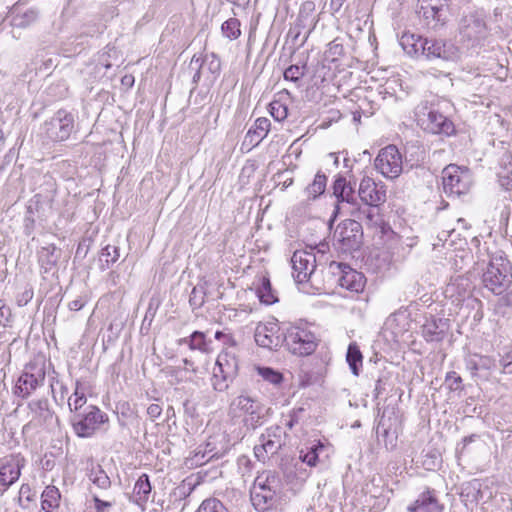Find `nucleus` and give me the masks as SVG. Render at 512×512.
Listing matches in <instances>:
<instances>
[{
	"label": "nucleus",
	"mask_w": 512,
	"mask_h": 512,
	"mask_svg": "<svg viewBox=\"0 0 512 512\" xmlns=\"http://www.w3.org/2000/svg\"><path fill=\"white\" fill-rule=\"evenodd\" d=\"M196 512H228L223 503L216 498L205 499Z\"/></svg>",
	"instance_id": "nucleus-44"
},
{
	"label": "nucleus",
	"mask_w": 512,
	"mask_h": 512,
	"mask_svg": "<svg viewBox=\"0 0 512 512\" xmlns=\"http://www.w3.org/2000/svg\"><path fill=\"white\" fill-rule=\"evenodd\" d=\"M239 372V361L234 352L231 350H223L217 357L216 365L213 369L211 378L212 386L215 391L224 392L237 377Z\"/></svg>",
	"instance_id": "nucleus-6"
},
{
	"label": "nucleus",
	"mask_w": 512,
	"mask_h": 512,
	"mask_svg": "<svg viewBox=\"0 0 512 512\" xmlns=\"http://www.w3.org/2000/svg\"><path fill=\"white\" fill-rule=\"evenodd\" d=\"M407 509L409 512H443L444 504L439 501L435 489L427 488Z\"/></svg>",
	"instance_id": "nucleus-20"
},
{
	"label": "nucleus",
	"mask_w": 512,
	"mask_h": 512,
	"mask_svg": "<svg viewBox=\"0 0 512 512\" xmlns=\"http://www.w3.org/2000/svg\"><path fill=\"white\" fill-rule=\"evenodd\" d=\"M282 346L297 356L311 355L317 348L315 334L305 325H287L282 327Z\"/></svg>",
	"instance_id": "nucleus-4"
},
{
	"label": "nucleus",
	"mask_w": 512,
	"mask_h": 512,
	"mask_svg": "<svg viewBox=\"0 0 512 512\" xmlns=\"http://www.w3.org/2000/svg\"><path fill=\"white\" fill-rule=\"evenodd\" d=\"M374 166L384 177L394 179L402 172V156L395 145L382 148L374 160Z\"/></svg>",
	"instance_id": "nucleus-11"
},
{
	"label": "nucleus",
	"mask_w": 512,
	"mask_h": 512,
	"mask_svg": "<svg viewBox=\"0 0 512 512\" xmlns=\"http://www.w3.org/2000/svg\"><path fill=\"white\" fill-rule=\"evenodd\" d=\"M460 30L468 39H477L484 34L486 25L475 14H468L461 19Z\"/></svg>",
	"instance_id": "nucleus-26"
},
{
	"label": "nucleus",
	"mask_w": 512,
	"mask_h": 512,
	"mask_svg": "<svg viewBox=\"0 0 512 512\" xmlns=\"http://www.w3.org/2000/svg\"><path fill=\"white\" fill-rule=\"evenodd\" d=\"M33 297V292L31 290H25L22 293V298L18 300L19 305H26L28 301H30Z\"/></svg>",
	"instance_id": "nucleus-63"
},
{
	"label": "nucleus",
	"mask_w": 512,
	"mask_h": 512,
	"mask_svg": "<svg viewBox=\"0 0 512 512\" xmlns=\"http://www.w3.org/2000/svg\"><path fill=\"white\" fill-rule=\"evenodd\" d=\"M179 344H186L191 350H198L202 353H208L210 351L205 334L200 331H194L190 336L181 338Z\"/></svg>",
	"instance_id": "nucleus-33"
},
{
	"label": "nucleus",
	"mask_w": 512,
	"mask_h": 512,
	"mask_svg": "<svg viewBox=\"0 0 512 512\" xmlns=\"http://www.w3.org/2000/svg\"><path fill=\"white\" fill-rule=\"evenodd\" d=\"M499 362L503 373L512 374V349L502 355Z\"/></svg>",
	"instance_id": "nucleus-52"
},
{
	"label": "nucleus",
	"mask_w": 512,
	"mask_h": 512,
	"mask_svg": "<svg viewBox=\"0 0 512 512\" xmlns=\"http://www.w3.org/2000/svg\"><path fill=\"white\" fill-rule=\"evenodd\" d=\"M30 492H31L30 486L27 485V484H23L20 487V491H19V495H20L19 496V501L21 502L23 496H26V499L28 501H30L31 500Z\"/></svg>",
	"instance_id": "nucleus-61"
},
{
	"label": "nucleus",
	"mask_w": 512,
	"mask_h": 512,
	"mask_svg": "<svg viewBox=\"0 0 512 512\" xmlns=\"http://www.w3.org/2000/svg\"><path fill=\"white\" fill-rule=\"evenodd\" d=\"M205 303V291L203 287H194L189 296V304L192 309H198Z\"/></svg>",
	"instance_id": "nucleus-48"
},
{
	"label": "nucleus",
	"mask_w": 512,
	"mask_h": 512,
	"mask_svg": "<svg viewBox=\"0 0 512 512\" xmlns=\"http://www.w3.org/2000/svg\"><path fill=\"white\" fill-rule=\"evenodd\" d=\"M415 116L418 125L429 133L450 136L455 131L454 124L450 119L427 104L418 105Z\"/></svg>",
	"instance_id": "nucleus-7"
},
{
	"label": "nucleus",
	"mask_w": 512,
	"mask_h": 512,
	"mask_svg": "<svg viewBox=\"0 0 512 512\" xmlns=\"http://www.w3.org/2000/svg\"><path fill=\"white\" fill-rule=\"evenodd\" d=\"M189 68L195 71L192 82L197 85L202 74H208V78L216 79L221 72V61L214 52L205 55L195 54L190 61Z\"/></svg>",
	"instance_id": "nucleus-14"
},
{
	"label": "nucleus",
	"mask_w": 512,
	"mask_h": 512,
	"mask_svg": "<svg viewBox=\"0 0 512 512\" xmlns=\"http://www.w3.org/2000/svg\"><path fill=\"white\" fill-rule=\"evenodd\" d=\"M293 277L297 283L308 282L316 269V257L313 252L297 250L291 258Z\"/></svg>",
	"instance_id": "nucleus-16"
},
{
	"label": "nucleus",
	"mask_w": 512,
	"mask_h": 512,
	"mask_svg": "<svg viewBox=\"0 0 512 512\" xmlns=\"http://www.w3.org/2000/svg\"><path fill=\"white\" fill-rule=\"evenodd\" d=\"M231 449L230 441L225 434H216L207 440L204 447V454L208 460L223 458Z\"/></svg>",
	"instance_id": "nucleus-24"
},
{
	"label": "nucleus",
	"mask_w": 512,
	"mask_h": 512,
	"mask_svg": "<svg viewBox=\"0 0 512 512\" xmlns=\"http://www.w3.org/2000/svg\"><path fill=\"white\" fill-rule=\"evenodd\" d=\"M334 266L339 270L338 282L342 288L356 293L363 291L366 278L361 272L354 270L345 263L332 262L330 267L333 268Z\"/></svg>",
	"instance_id": "nucleus-18"
},
{
	"label": "nucleus",
	"mask_w": 512,
	"mask_h": 512,
	"mask_svg": "<svg viewBox=\"0 0 512 512\" xmlns=\"http://www.w3.org/2000/svg\"><path fill=\"white\" fill-rule=\"evenodd\" d=\"M418 46L421 47L419 56H424L428 60L456 61L459 58V49L450 41L423 38Z\"/></svg>",
	"instance_id": "nucleus-9"
},
{
	"label": "nucleus",
	"mask_w": 512,
	"mask_h": 512,
	"mask_svg": "<svg viewBox=\"0 0 512 512\" xmlns=\"http://www.w3.org/2000/svg\"><path fill=\"white\" fill-rule=\"evenodd\" d=\"M442 182L444 192L454 196L466 194L473 183L470 171L454 164H450L443 169Z\"/></svg>",
	"instance_id": "nucleus-8"
},
{
	"label": "nucleus",
	"mask_w": 512,
	"mask_h": 512,
	"mask_svg": "<svg viewBox=\"0 0 512 512\" xmlns=\"http://www.w3.org/2000/svg\"><path fill=\"white\" fill-rule=\"evenodd\" d=\"M326 449V446L321 441H317L311 447L307 448L306 451L301 450L299 459L302 463H306L310 467H315Z\"/></svg>",
	"instance_id": "nucleus-31"
},
{
	"label": "nucleus",
	"mask_w": 512,
	"mask_h": 512,
	"mask_svg": "<svg viewBox=\"0 0 512 512\" xmlns=\"http://www.w3.org/2000/svg\"><path fill=\"white\" fill-rule=\"evenodd\" d=\"M229 415L232 418H242L247 429L255 430L263 424L265 407L256 398L247 393L234 397L229 404Z\"/></svg>",
	"instance_id": "nucleus-2"
},
{
	"label": "nucleus",
	"mask_w": 512,
	"mask_h": 512,
	"mask_svg": "<svg viewBox=\"0 0 512 512\" xmlns=\"http://www.w3.org/2000/svg\"><path fill=\"white\" fill-rule=\"evenodd\" d=\"M448 329L447 321L442 318L427 320L422 327V334L427 341H441Z\"/></svg>",
	"instance_id": "nucleus-28"
},
{
	"label": "nucleus",
	"mask_w": 512,
	"mask_h": 512,
	"mask_svg": "<svg viewBox=\"0 0 512 512\" xmlns=\"http://www.w3.org/2000/svg\"><path fill=\"white\" fill-rule=\"evenodd\" d=\"M377 434L382 435L383 437H387L389 434V429L385 426L383 418L380 419L377 425Z\"/></svg>",
	"instance_id": "nucleus-62"
},
{
	"label": "nucleus",
	"mask_w": 512,
	"mask_h": 512,
	"mask_svg": "<svg viewBox=\"0 0 512 512\" xmlns=\"http://www.w3.org/2000/svg\"><path fill=\"white\" fill-rule=\"evenodd\" d=\"M42 509L51 512L59 506L61 494L55 486H47L42 493Z\"/></svg>",
	"instance_id": "nucleus-34"
},
{
	"label": "nucleus",
	"mask_w": 512,
	"mask_h": 512,
	"mask_svg": "<svg viewBox=\"0 0 512 512\" xmlns=\"http://www.w3.org/2000/svg\"><path fill=\"white\" fill-rule=\"evenodd\" d=\"M327 185V177L325 174L318 172L313 182L307 186L306 193L309 199L315 200L325 192Z\"/></svg>",
	"instance_id": "nucleus-39"
},
{
	"label": "nucleus",
	"mask_w": 512,
	"mask_h": 512,
	"mask_svg": "<svg viewBox=\"0 0 512 512\" xmlns=\"http://www.w3.org/2000/svg\"><path fill=\"white\" fill-rule=\"evenodd\" d=\"M358 195L364 204L380 206L386 202V186L370 177H364L360 182Z\"/></svg>",
	"instance_id": "nucleus-17"
},
{
	"label": "nucleus",
	"mask_w": 512,
	"mask_h": 512,
	"mask_svg": "<svg viewBox=\"0 0 512 512\" xmlns=\"http://www.w3.org/2000/svg\"><path fill=\"white\" fill-rule=\"evenodd\" d=\"M86 304V299L82 296H79L77 299L69 302L68 307L71 311H79Z\"/></svg>",
	"instance_id": "nucleus-57"
},
{
	"label": "nucleus",
	"mask_w": 512,
	"mask_h": 512,
	"mask_svg": "<svg viewBox=\"0 0 512 512\" xmlns=\"http://www.w3.org/2000/svg\"><path fill=\"white\" fill-rule=\"evenodd\" d=\"M208 461V457L206 454H204V450L200 448L198 449V451L195 452V454L191 458L187 459V462H190L191 465L195 466H201Z\"/></svg>",
	"instance_id": "nucleus-54"
},
{
	"label": "nucleus",
	"mask_w": 512,
	"mask_h": 512,
	"mask_svg": "<svg viewBox=\"0 0 512 512\" xmlns=\"http://www.w3.org/2000/svg\"><path fill=\"white\" fill-rule=\"evenodd\" d=\"M449 11V0H420V13L426 20L444 24Z\"/></svg>",
	"instance_id": "nucleus-21"
},
{
	"label": "nucleus",
	"mask_w": 512,
	"mask_h": 512,
	"mask_svg": "<svg viewBox=\"0 0 512 512\" xmlns=\"http://www.w3.org/2000/svg\"><path fill=\"white\" fill-rule=\"evenodd\" d=\"M74 129V116L67 110L60 109L43 125L48 139L59 142L69 138Z\"/></svg>",
	"instance_id": "nucleus-10"
},
{
	"label": "nucleus",
	"mask_w": 512,
	"mask_h": 512,
	"mask_svg": "<svg viewBox=\"0 0 512 512\" xmlns=\"http://www.w3.org/2000/svg\"><path fill=\"white\" fill-rule=\"evenodd\" d=\"M89 480L103 490H107L111 487V480L100 465H97L90 470Z\"/></svg>",
	"instance_id": "nucleus-40"
},
{
	"label": "nucleus",
	"mask_w": 512,
	"mask_h": 512,
	"mask_svg": "<svg viewBox=\"0 0 512 512\" xmlns=\"http://www.w3.org/2000/svg\"><path fill=\"white\" fill-rule=\"evenodd\" d=\"M39 16V10L36 8H29L22 13H16L12 16L11 24L17 28H26L33 24Z\"/></svg>",
	"instance_id": "nucleus-35"
},
{
	"label": "nucleus",
	"mask_w": 512,
	"mask_h": 512,
	"mask_svg": "<svg viewBox=\"0 0 512 512\" xmlns=\"http://www.w3.org/2000/svg\"><path fill=\"white\" fill-rule=\"evenodd\" d=\"M279 480L271 471L259 474L251 488V502L257 511L265 512L274 508L278 501Z\"/></svg>",
	"instance_id": "nucleus-3"
},
{
	"label": "nucleus",
	"mask_w": 512,
	"mask_h": 512,
	"mask_svg": "<svg viewBox=\"0 0 512 512\" xmlns=\"http://www.w3.org/2000/svg\"><path fill=\"white\" fill-rule=\"evenodd\" d=\"M271 122L268 118L260 117L256 119L254 126L246 134L245 140L251 146H257L268 134Z\"/></svg>",
	"instance_id": "nucleus-30"
},
{
	"label": "nucleus",
	"mask_w": 512,
	"mask_h": 512,
	"mask_svg": "<svg viewBox=\"0 0 512 512\" xmlns=\"http://www.w3.org/2000/svg\"><path fill=\"white\" fill-rule=\"evenodd\" d=\"M35 228V219L33 217V212L31 208L29 207L27 210V213L24 218V233L27 236H30Z\"/></svg>",
	"instance_id": "nucleus-53"
},
{
	"label": "nucleus",
	"mask_w": 512,
	"mask_h": 512,
	"mask_svg": "<svg viewBox=\"0 0 512 512\" xmlns=\"http://www.w3.org/2000/svg\"><path fill=\"white\" fill-rule=\"evenodd\" d=\"M70 422L74 433L81 438H90L104 425L108 424L109 417L99 407L88 405L82 413L72 415Z\"/></svg>",
	"instance_id": "nucleus-5"
},
{
	"label": "nucleus",
	"mask_w": 512,
	"mask_h": 512,
	"mask_svg": "<svg viewBox=\"0 0 512 512\" xmlns=\"http://www.w3.org/2000/svg\"><path fill=\"white\" fill-rule=\"evenodd\" d=\"M332 189L333 196L336 198L334 216L346 214L347 210H352V206H357L355 189L344 176L338 175L336 177Z\"/></svg>",
	"instance_id": "nucleus-12"
},
{
	"label": "nucleus",
	"mask_w": 512,
	"mask_h": 512,
	"mask_svg": "<svg viewBox=\"0 0 512 512\" xmlns=\"http://www.w3.org/2000/svg\"><path fill=\"white\" fill-rule=\"evenodd\" d=\"M422 36H416L415 34L403 33L399 39V44L408 55L419 56L421 47L420 40Z\"/></svg>",
	"instance_id": "nucleus-38"
},
{
	"label": "nucleus",
	"mask_w": 512,
	"mask_h": 512,
	"mask_svg": "<svg viewBox=\"0 0 512 512\" xmlns=\"http://www.w3.org/2000/svg\"><path fill=\"white\" fill-rule=\"evenodd\" d=\"M162 413V408L159 404L153 403L150 404L147 408V414L151 418V420L157 419Z\"/></svg>",
	"instance_id": "nucleus-56"
},
{
	"label": "nucleus",
	"mask_w": 512,
	"mask_h": 512,
	"mask_svg": "<svg viewBox=\"0 0 512 512\" xmlns=\"http://www.w3.org/2000/svg\"><path fill=\"white\" fill-rule=\"evenodd\" d=\"M346 361L353 375L358 376L362 366L363 356L356 343H351L348 346Z\"/></svg>",
	"instance_id": "nucleus-37"
},
{
	"label": "nucleus",
	"mask_w": 512,
	"mask_h": 512,
	"mask_svg": "<svg viewBox=\"0 0 512 512\" xmlns=\"http://www.w3.org/2000/svg\"><path fill=\"white\" fill-rule=\"evenodd\" d=\"M45 373L38 370L37 373L24 372L18 379L16 388L22 397H28L43 381Z\"/></svg>",
	"instance_id": "nucleus-27"
},
{
	"label": "nucleus",
	"mask_w": 512,
	"mask_h": 512,
	"mask_svg": "<svg viewBox=\"0 0 512 512\" xmlns=\"http://www.w3.org/2000/svg\"><path fill=\"white\" fill-rule=\"evenodd\" d=\"M283 430L274 425L265 430L259 437V444L254 447V454L259 461H265L275 455L283 445Z\"/></svg>",
	"instance_id": "nucleus-13"
},
{
	"label": "nucleus",
	"mask_w": 512,
	"mask_h": 512,
	"mask_svg": "<svg viewBox=\"0 0 512 512\" xmlns=\"http://www.w3.org/2000/svg\"><path fill=\"white\" fill-rule=\"evenodd\" d=\"M282 331L276 323L259 324L255 329V342L258 346L270 350L277 349L282 346V336L276 335Z\"/></svg>",
	"instance_id": "nucleus-19"
},
{
	"label": "nucleus",
	"mask_w": 512,
	"mask_h": 512,
	"mask_svg": "<svg viewBox=\"0 0 512 512\" xmlns=\"http://www.w3.org/2000/svg\"><path fill=\"white\" fill-rule=\"evenodd\" d=\"M21 474V465L18 460H9L0 467V494L14 484Z\"/></svg>",
	"instance_id": "nucleus-25"
},
{
	"label": "nucleus",
	"mask_w": 512,
	"mask_h": 512,
	"mask_svg": "<svg viewBox=\"0 0 512 512\" xmlns=\"http://www.w3.org/2000/svg\"><path fill=\"white\" fill-rule=\"evenodd\" d=\"M257 296L262 303L267 305L274 304L278 301L268 277L263 276L260 279V284L257 287Z\"/></svg>",
	"instance_id": "nucleus-36"
},
{
	"label": "nucleus",
	"mask_w": 512,
	"mask_h": 512,
	"mask_svg": "<svg viewBox=\"0 0 512 512\" xmlns=\"http://www.w3.org/2000/svg\"><path fill=\"white\" fill-rule=\"evenodd\" d=\"M257 371L265 381L274 385L280 384L283 380L282 374L270 367H258Z\"/></svg>",
	"instance_id": "nucleus-45"
},
{
	"label": "nucleus",
	"mask_w": 512,
	"mask_h": 512,
	"mask_svg": "<svg viewBox=\"0 0 512 512\" xmlns=\"http://www.w3.org/2000/svg\"><path fill=\"white\" fill-rule=\"evenodd\" d=\"M343 52V46L341 44H337L335 42H331L329 44L328 53L333 56V60L335 56L341 55Z\"/></svg>",
	"instance_id": "nucleus-58"
},
{
	"label": "nucleus",
	"mask_w": 512,
	"mask_h": 512,
	"mask_svg": "<svg viewBox=\"0 0 512 512\" xmlns=\"http://www.w3.org/2000/svg\"><path fill=\"white\" fill-rule=\"evenodd\" d=\"M29 414L31 416L28 426H44L49 424L54 416L49 407L47 399H36L28 403Z\"/></svg>",
	"instance_id": "nucleus-22"
},
{
	"label": "nucleus",
	"mask_w": 512,
	"mask_h": 512,
	"mask_svg": "<svg viewBox=\"0 0 512 512\" xmlns=\"http://www.w3.org/2000/svg\"><path fill=\"white\" fill-rule=\"evenodd\" d=\"M37 256L41 269H43L45 273H48L56 267L61 256V251L54 244H48L47 246L41 247L37 252Z\"/></svg>",
	"instance_id": "nucleus-29"
},
{
	"label": "nucleus",
	"mask_w": 512,
	"mask_h": 512,
	"mask_svg": "<svg viewBox=\"0 0 512 512\" xmlns=\"http://www.w3.org/2000/svg\"><path fill=\"white\" fill-rule=\"evenodd\" d=\"M445 381L450 390H462V378L455 371L447 373Z\"/></svg>",
	"instance_id": "nucleus-50"
},
{
	"label": "nucleus",
	"mask_w": 512,
	"mask_h": 512,
	"mask_svg": "<svg viewBox=\"0 0 512 512\" xmlns=\"http://www.w3.org/2000/svg\"><path fill=\"white\" fill-rule=\"evenodd\" d=\"M481 483L478 480H473L469 483L467 489L469 490L468 495H472V500L478 502L483 498L481 491Z\"/></svg>",
	"instance_id": "nucleus-51"
},
{
	"label": "nucleus",
	"mask_w": 512,
	"mask_h": 512,
	"mask_svg": "<svg viewBox=\"0 0 512 512\" xmlns=\"http://www.w3.org/2000/svg\"><path fill=\"white\" fill-rule=\"evenodd\" d=\"M346 214L353 216L355 220L359 221L360 223L363 222L370 228L381 227L384 222L380 213L379 206H371L366 204L363 207L352 206V210H347Z\"/></svg>",
	"instance_id": "nucleus-23"
},
{
	"label": "nucleus",
	"mask_w": 512,
	"mask_h": 512,
	"mask_svg": "<svg viewBox=\"0 0 512 512\" xmlns=\"http://www.w3.org/2000/svg\"><path fill=\"white\" fill-rule=\"evenodd\" d=\"M390 376L388 373H382L376 380L374 388V398H379L385 391L389 382Z\"/></svg>",
	"instance_id": "nucleus-49"
},
{
	"label": "nucleus",
	"mask_w": 512,
	"mask_h": 512,
	"mask_svg": "<svg viewBox=\"0 0 512 512\" xmlns=\"http://www.w3.org/2000/svg\"><path fill=\"white\" fill-rule=\"evenodd\" d=\"M93 501L95 504V509L97 512H105L106 509L112 506V503L109 501L101 500L97 495L93 496Z\"/></svg>",
	"instance_id": "nucleus-55"
},
{
	"label": "nucleus",
	"mask_w": 512,
	"mask_h": 512,
	"mask_svg": "<svg viewBox=\"0 0 512 512\" xmlns=\"http://www.w3.org/2000/svg\"><path fill=\"white\" fill-rule=\"evenodd\" d=\"M120 257L119 248L114 245H107L101 250L99 261L102 264V268H109L114 264Z\"/></svg>",
	"instance_id": "nucleus-41"
},
{
	"label": "nucleus",
	"mask_w": 512,
	"mask_h": 512,
	"mask_svg": "<svg viewBox=\"0 0 512 512\" xmlns=\"http://www.w3.org/2000/svg\"><path fill=\"white\" fill-rule=\"evenodd\" d=\"M334 237L343 249L356 250L362 243V224L355 219H346L337 227Z\"/></svg>",
	"instance_id": "nucleus-15"
},
{
	"label": "nucleus",
	"mask_w": 512,
	"mask_h": 512,
	"mask_svg": "<svg viewBox=\"0 0 512 512\" xmlns=\"http://www.w3.org/2000/svg\"><path fill=\"white\" fill-rule=\"evenodd\" d=\"M87 398L83 392H79V386H76L74 393L68 399V406L73 415L82 413L85 408Z\"/></svg>",
	"instance_id": "nucleus-42"
},
{
	"label": "nucleus",
	"mask_w": 512,
	"mask_h": 512,
	"mask_svg": "<svg viewBox=\"0 0 512 512\" xmlns=\"http://www.w3.org/2000/svg\"><path fill=\"white\" fill-rule=\"evenodd\" d=\"M151 493V484L149 481V477L146 474H143L136 481L133 489V494L135 497V502L142 506L145 504L149 498Z\"/></svg>",
	"instance_id": "nucleus-32"
},
{
	"label": "nucleus",
	"mask_w": 512,
	"mask_h": 512,
	"mask_svg": "<svg viewBox=\"0 0 512 512\" xmlns=\"http://www.w3.org/2000/svg\"><path fill=\"white\" fill-rule=\"evenodd\" d=\"M307 66L304 63L303 65H290L285 71H284V79L290 80L293 82L299 81L306 73Z\"/></svg>",
	"instance_id": "nucleus-46"
},
{
	"label": "nucleus",
	"mask_w": 512,
	"mask_h": 512,
	"mask_svg": "<svg viewBox=\"0 0 512 512\" xmlns=\"http://www.w3.org/2000/svg\"><path fill=\"white\" fill-rule=\"evenodd\" d=\"M11 317V310L8 306H6L2 301H0V319L1 322L4 320L6 322L9 321Z\"/></svg>",
	"instance_id": "nucleus-59"
},
{
	"label": "nucleus",
	"mask_w": 512,
	"mask_h": 512,
	"mask_svg": "<svg viewBox=\"0 0 512 512\" xmlns=\"http://www.w3.org/2000/svg\"><path fill=\"white\" fill-rule=\"evenodd\" d=\"M221 30L227 38L237 39L241 34L240 21L237 18H229L222 24Z\"/></svg>",
	"instance_id": "nucleus-43"
},
{
	"label": "nucleus",
	"mask_w": 512,
	"mask_h": 512,
	"mask_svg": "<svg viewBox=\"0 0 512 512\" xmlns=\"http://www.w3.org/2000/svg\"><path fill=\"white\" fill-rule=\"evenodd\" d=\"M270 114L276 121H283L288 116V108L280 101H273L269 105Z\"/></svg>",
	"instance_id": "nucleus-47"
},
{
	"label": "nucleus",
	"mask_w": 512,
	"mask_h": 512,
	"mask_svg": "<svg viewBox=\"0 0 512 512\" xmlns=\"http://www.w3.org/2000/svg\"><path fill=\"white\" fill-rule=\"evenodd\" d=\"M499 303L504 306L512 307V292L506 293L499 299Z\"/></svg>",
	"instance_id": "nucleus-64"
},
{
	"label": "nucleus",
	"mask_w": 512,
	"mask_h": 512,
	"mask_svg": "<svg viewBox=\"0 0 512 512\" xmlns=\"http://www.w3.org/2000/svg\"><path fill=\"white\" fill-rule=\"evenodd\" d=\"M215 338H216L217 340L225 339V342H224L225 344H228V343H229V344L231 345V348H235V341H234V339L232 338V336L227 335V334H225V333H224V332H222V331H217V332L215 333Z\"/></svg>",
	"instance_id": "nucleus-60"
},
{
	"label": "nucleus",
	"mask_w": 512,
	"mask_h": 512,
	"mask_svg": "<svg viewBox=\"0 0 512 512\" xmlns=\"http://www.w3.org/2000/svg\"><path fill=\"white\" fill-rule=\"evenodd\" d=\"M488 258L482 284L493 294L501 295L512 284V265L501 251L489 254Z\"/></svg>",
	"instance_id": "nucleus-1"
}]
</instances>
